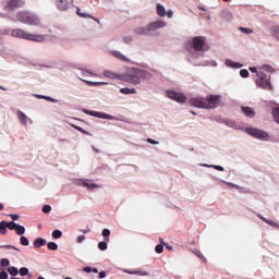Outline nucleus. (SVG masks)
<instances>
[{
    "instance_id": "f257e3e1",
    "label": "nucleus",
    "mask_w": 279,
    "mask_h": 279,
    "mask_svg": "<svg viewBox=\"0 0 279 279\" xmlns=\"http://www.w3.org/2000/svg\"><path fill=\"white\" fill-rule=\"evenodd\" d=\"M194 108H203L205 110H215L221 104L220 95H209L207 97H194L189 100Z\"/></svg>"
},
{
    "instance_id": "f03ea898",
    "label": "nucleus",
    "mask_w": 279,
    "mask_h": 279,
    "mask_svg": "<svg viewBox=\"0 0 279 279\" xmlns=\"http://www.w3.org/2000/svg\"><path fill=\"white\" fill-rule=\"evenodd\" d=\"M151 73L142 69L132 68L126 74H124L123 82H128L129 84L136 86L141 84V80H151Z\"/></svg>"
},
{
    "instance_id": "7ed1b4c3",
    "label": "nucleus",
    "mask_w": 279,
    "mask_h": 279,
    "mask_svg": "<svg viewBox=\"0 0 279 279\" xmlns=\"http://www.w3.org/2000/svg\"><path fill=\"white\" fill-rule=\"evenodd\" d=\"M189 49H193L196 53H204V51H208L210 49V46L206 44V37L204 36H196L193 37L187 43Z\"/></svg>"
},
{
    "instance_id": "20e7f679",
    "label": "nucleus",
    "mask_w": 279,
    "mask_h": 279,
    "mask_svg": "<svg viewBox=\"0 0 279 279\" xmlns=\"http://www.w3.org/2000/svg\"><path fill=\"white\" fill-rule=\"evenodd\" d=\"M8 228L9 230H14L20 236H23V234H25V227L14 221L8 222L5 220L0 222V234H8Z\"/></svg>"
},
{
    "instance_id": "39448f33",
    "label": "nucleus",
    "mask_w": 279,
    "mask_h": 279,
    "mask_svg": "<svg viewBox=\"0 0 279 279\" xmlns=\"http://www.w3.org/2000/svg\"><path fill=\"white\" fill-rule=\"evenodd\" d=\"M13 38H24L25 40H34L35 43H43L45 37L43 35L29 34L21 28H15L11 32Z\"/></svg>"
},
{
    "instance_id": "423d86ee",
    "label": "nucleus",
    "mask_w": 279,
    "mask_h": 279,
    "mask_svg": "<svg viewBox=\"0 0 279 279\" xmlns=\"http://www.w3.org/2000/svg\"><path fill=\"white\" fill-rule=\"evenodd\" d=\"M255 84L265 90H274V85H271V76H267V74L260 70L257 72Z\"/></svg>"
},
{
    "instance_id": "0eeeda50",
    "label": "nucleus",
    "mask_w": 279,
    "mask_h": 279,
    "mask_svg": "<svg viewBox=\"0 0 279 279\" xmlns=\"http://www.w3.org/2000/svg\"><path fill=\"white\" fill-rule=\"evenodd\" d=\"M245 132L250 134V136L258 138L259 141H271V136L269 135V133L260 129L248 128L245 130Z\"/></svg>"
},
{
    "instance_id": "6e6552de",
    "label": "nucleus",
    "mask_w": 279,
    "mask_h": 279,
    "mask_svg": "<svg viewBox=\"0 0 279 279\" xmlns=\"http://www.w3.org/2000/svg\"><path fill=\"white\" fill-rule=\"evenodd\" d=\"M167 26V21L165 20H156L154 22H150L148 24V27L150 29V36H156V32H158V29H163V27Z\"/></svg>"
},
{
    "instance_id": "1a4fd4ad",
    "label": "nucleus",
    "mask_w": 279,
    "mask_h": 279,
    "mask_svg": "<svg viewBox=\"0 0 279 279\" xmlns=\"http://www.w3.org/2000/svg\"><path fill=\"white\" fill-rule=\"evenodd\" d=\"M167 96L169 97V99H172L173 101H178V104H184V101H186V96L182 93L167 90Z\"/></svg>"
},
{
    "instance_id": "9d476101",
    "label": "nucleus",
    "mask_w": 279,
    "mask_h": 279,
    "mask_svg": "<svg viewBox=\"0 0 279 279\" xmlns=\"http://www.w3.org/2000/svg\"><path fill=\"white\" fill-rule=\"evenodd\" d=\"M133 32L136 36H151L149 24L147 26H137Z\"/></svg>"
},
{
    "instance_id": "9b49d317",
    "label": "nucleus",
    "mask_w": 279,
    "mask_h": 279,
    "mask_svg": "<svg viewBox=\"0 0 279 279\" xmlns=\"http://www.w3.org/2000/svg\"><path fill=\"white\" fill-rule=\"evenodd\" d=\"M104 77H108L109 80H120L123 82L124 74H118L117 72H112L110 70H105L102 72Z\"/></svg>"
},
{
    "instance_id": "f8f14e48",
    "label": "nucleus",
    "mask_w": 279,
    "mask_h": 279,
    "mask_svg": "<svg viewBox=\"0 0 279 279\" xmlns=\"http://www.w3.org/2000/svg\"><path fill=\"white\" fill-rule=\"evenodd\" d=\"M111 56H113V58H117V60H121L122 62H130V60L128 59V57H125L123 53H121L120 51L117 50H112Z\"/></svg>"
},
{
    "instance_id": "ddd939ff",
    "label": "nucleus",
    "mask_w": 279,
    "mask_h": 279,
    "mask_svg": "<svg viewBox=\"0 0 279 279\" xmlns=\"http://www.w3.org/2000/svg\"><path fill=\"white\" fill-rule=\"evenodd\" d=\"M26 24L27 25H40V19L36 15L29 14Z\"/></svg>"
},
{
    "instance_id": "4468645a",
    "label": "nucleus",
    "mask_w": 279,
    "mask_h": 279,
    "mask_svg": "<svg viewBox=\"0 0 279 279\" xmlns=\"http://www.w3.org/2000/svg\"><path fill=\"white\" fill-rule=\"evenodd\" d=\"M242 112L245 114V117H248L250 119H254L256 112L250 108V107H242Z\"/></svg>"
},
{
    "instance_id": "2eb2a0df",
    "label": "nucleus",
    "mask_w": 279,
    "mask_h": 279,
    "mask_svg": "<svg viewBox=\"0 0 279 279\" xmlns=\"http://www.w3.org/2000/svg\"><path fill=\"white\" fill-rule=\"evenodd\" d=\"M17 118L22 125H27V121H29V118L25 113H23L22 111H17Z\"/></svg>"
},
{
    "instance_id": "dca6fc26",
    "label": "nucleus",
    "mask_w": 279,
    "mask_h": 279,
    "mask_svg": "<svg viewBox=\"0 0 279 279\" xmlns=\"http://www.w3.org/2000/svg\"><path fill=\"white\" fill-rule=\"evenodd\" d=\"M83 186H86V189H89V191H95V189H99L98 184L93 183L88 180L83 181Z\"/></svg>"
},
{
    "instance_id": "f3484780",
    "label": "nucleus",
    "mask_w": 279,
    "mask_h": 279,
    "mask_svg": "<svg viewBox=\"0 0 279 279\" xmlns=\"http://www.w3.org/2000/svg\"><path fill=\"white\" fill-rule=\"evenodd\" d=\"M28 19L29 13L21 12L17 14V21H20V23H27Z\"/></svg>"
},
{
    "instance_id": "a211bd4d",
    "label": "nucleus",
    "mask_w": 279,
    "mask_h": 279,
    "mask_svg": "<svg viewBox=\"0 0 279 279\" xmlns=\"http://www.w3.org/2000/svg\"><path fill=\"white\" fill-rule=\"evenodd\" d=\"M157 14L162 17L167 15V9L160 3L157 4Z\"/></svg>"
},
{
    "instance_id": "6ab92c4d",
    "label": "nucleus",
    "mask_w": 279,
    "mask_h": 279,
    "mask_svg": "<svg viewBox=\"0 0 279 279\" xmlns=\"http://www.w3.org/2000/svg\"><path fill=\"white\" fill-rule=\"evenodd\" d=\"M77 14L82 19H94V21H96V23H99V20L97 17H93V15H90L88 13H82V11L80 9H77Z\"/></svg>"
},
{
    "instance_id": "aec40b11",
    "label": "nucleus",
    "mask_w": 279,
    "mask_h": 279,
    "mask_svg": "<svg viewBox=\"0 0 279 279\" xmlns=\"http://www.w3.org/2000/svg\"><path fill=\"white\" fill-rule=\"evenodd\" d=\"M70 7H71V3H69L68 1H59L58 3V8L61 11L69 10Z\"/></svg>"
},
{
    "instance_id": "412c9836",
    "label": "nucleus",
    "mask_w": 279,
    "mask_h": 279,
    "mask_svg": "<svg viewBox=\"0 0 279 279\" xmlns=\"http://www.w3.org/2000/svg\"><path fill=\"white\" fill-rule=\"evenodd\" d=\"M120 92H121L123 95H136V89H135V88H128V87H124V88H121Z\"/></svg>"
},
{
    "instance_id": "4be33fe9",
    "label": "nucleus",
    "mask_w": 279,
    "mask_h": 279,
    "mask_svg": "<svg viewBox=\"0 0 279 279\" xmlns=\"http://www.w3.org/2000/svg\"><path fill=\"white\" fill-rule=\"evenodd\" d=\"M43 245H47V240L38 238L37 240L34 241L35 247H43Z\"/></svg>"
},
{
    "instance_id": "5701e85b",
    "label": "nucleus",
    "mask_w": 279,
    "mask_h": 279,
    "mask_svg": "<svg viewBox=\"0 0 279 279\" xmlns=\"http://www.w3.org/2000/svg\"><path fill=\"white\" fill-rule=\"evenodd\" d=\"M124 271L125 274H132L136 276H149V272L144 270H135V271L124 270Z\"/></svg>"
},
{
    "instance_id": "b1692460",
    "label": "nucleus",
    "mask_w": 279,
    "mask_h": 279,
    "mask_svg": "<svg viewBox=\"0 0 279 279\" xmlns=\"http://www.w3.org/2000/svg\"><path fill=\"white\" fill-rule=\"evenodd\" d=\"M19 2L16 1H10L7 5H5V10H16V8H19Z\"/></svg>"
},
{
    "instance_id": "393cba45",
    "label": "nucleus",
    "mask_w": 279,
    "mask_h": 279,
    "mask_svg": "<svg viewBox=\"0 0 279 279\" xmlns=\"http://www.w3.org/2000/svg\"><path fill=\"white\" fill-rule=\"evenodd\" d=\"M271 114L274 121L279 124V107L274 108Z\"/></svg>"
},
{
    "instance_id": "a878e982",
    "label": "nucleus",
    "mask_w": 279,
    "mask_h": 279,
    "mask_svg": "<svg viewBox=\"0 0 279 279\" xmlns=\"http://www.w3.org/2000/svg\"><path fill=\"white\" fill-rule=\"evenodd\" d=\"M83 82L85 84H87L88 86H104V84H108L106 82H90V81H86V80H83Z\"/></svg>"
},
{
    "instance_id": "bb28decb",
    "label": "nucleus",
    "mask_w": 279,
    "mask_h": 279,
    "mask_svg": "<svg viewBox=\"0 0 279 279\" xmlns=\"http://www.w3.org/2000/svg\"><path fill=\"white\" fill-rule=\"evenodd\" d=\"M259 219L268 223V226H272V228H278V223H276L274 220L266 219L265 217L258 215Z\"/></svg>"
},
{
    "instance_id": "cd10ccee",
    "label": "nucleus",
    "mask_w": 279,
    "mask_h": 279,
    "mask_svg": "<svg viewBox=\"0 0 279 279\" xmlns=\"http://www.w3.org/2000/svg\"><path fill=\"white\" fill-rule=\"evenodd\" d=\"M259 71H267L268 73H274L276 70L269 64H264L259 66Z\"/></svg>"
},
{
    "instance_id": "c85d7f7f",
    "label": "nucleus",
    "mask_w": 279,
    "mask_h": 279,
    "mask_svg": "<svg viewBox=\"0 0 279 279\" xmlns=\"http://www.w3.org/2000/svg\"><path fill=\"white\" fill-rule=\"evenodd\" d=\"M95 117H97L98 119H109V120L113 119L112 116H109L107 113H101V112L95 113Z\"/></svg>"
},
{
    "instance_id": "c756f323",
    "label": "nucleus",
    "mask_w": 279,
    "mask_h": 279,
    "mask_svg": "<svg viewBox=\"0 0 279 279\" xmlns=\"http://www.w3.org/2000/svg\"><path fill=\"white\" fill-rule=\"evenodd\" d=\"M95 117H97L98 119H109V120L113 119L112 116H109L107 113H101V112L95 113Z\"/></svg>"
},
{
    "instance_id": "7c9ffc66",
    "label": "nucleus",
    "mask_w": 279,
    "mask_h": 279,
    "mask_svg": "<svg viewBox=\"0 0 279 279\" xmlns=\"http://www.w3.org/2000/svg\"><path fill=\"white\" fill-rule=\"evenodd\" d=\"M271 36H274L275 38H278L279 40V26H274L271 29Z\"/></svg>"
},
{
    "instance_id": "2f4dec72",
    "label": "nucleus",
    "mask_w": 279,
    "mask_h": 279,
    "mask_svg": "<svg viewBox=\"0 0 279 279\" xmlns=\"http://www.w3.org/2000/svg\"><path fill=\"white\" fill-rule=\"evenodd\" d=\"M10 276H19V269L14 266L8 268Z\"/></svg>"
},
{
    "instance_id": "473e14b6",
    "label": "nucleus",
    "mask_w": 279,
    "mask_h": 279,
    "mask_svg": "<svg viewBox=\"0 0 279 279\" xmlns=\"http://www.w3.org/2000/svg\"><path fill=\"white\" fill-rule=\"evenodd\" d=\"M239 29L240 32H242V34H246V35L254 34V31L252 28L240 27Z\"/></svg>"
},
{
    "instance_id": "72a5a7b5",
    "label": "nucleus",
    "mask_w": 279,
    "mask_h": 279,
    "mask_svg": "<svg viewBox=\"0 0 279 279\" xmlns=\"http://www.w3.org/2000/svg\"><path fill=\"white\" fill-rule=\"evenodd\" d=\"M122 40H123V43H124L125 45H131V43H132L134 39L132 38V36L128 35V36L122 37Z\"/></svg>"
},
{
    "instance_id": "f704fd0d",
    "label": "nucleus",
    "mask_w": 279,
    "mask_h": 279,
    "mask_svg": "<svg viewBox=\"0 0 279 279\" xmlns=\"http://www.w3.org/2000/svg\"><path fill=\"white\" fill-rule=\"evenodd\" d=\"M194 254L197 256V258H199L201 260H203V263H207L206 257L202 254V252H199V251H194Z\"/></svg>"
},
{
    "instance_id": "c9c22d12",
    "label": "nucleus",
    "mask_w": 279,
    "mask_h": 279,
    "mask_svg": "<svg viewBox=\"0 0 279 279\" xmlns=\"http://www.w3.org/2000/svg\"><path fill=\"white\" fill-rule=\"evenodd\" d=\"M47 247H48V250H52L53 252H56V250H58V244L54 242H49L47 244Z\"/></svg>"
},
{
    "instance_id": "e433bc0d",
    "label": "nucleus",
    "mask_w": 279,
    "mask_h": 279,
    "mask_svg": "<svg viewBox=\"0 0 279 279\" xmlns=\"http://www.w3.org/2000/svg\"><path fill=\"white\" fill-rule=\"evenodd\" d=\"M98 248L101 250L102 252L108 250V243L106 242L98 243Z\"/></svg>"
},
{
    "instance_id": "4c0bfd02",
    "label": "nucleus",
    "mask_w": 279,
    "mask_h": 279,
    "mask_svg": "<svg viewBox=\"0 0 279 279\" xmlns=\"http://www.w3.org/2000/svg\"><path fill=\"white\" fill-rule=\"evenodd\" d=\"M52 236H53V239H60V238L62 236V231H60V230H54V231L52 232Z\"/></svg>"
},
{
    "instance_id": "58836bf2",
    "label": "nucleus",
    "mask_w": 279,
    "mask_h": 279,
    "mask_svg": "<svg viewBox=\"0 0 279 279\" xmlns=\"http://www.w3.org/2000/svg\"><path fill=\"white\" fill-rule=\"evenodd\" d=\"M0 265H1V267H8V266L10 265V259H8V258H2V259L0 260Z\"/></svg>"
},
{
    "instance_id": "ea45409f",
    "label": "nucleus",
    "mask_w": 279,
    "mask_h": 279,
    "mask_svg": "<svg viewBox=\"0 0 279 279\" xmlns=\"http://www.w3.org/2000/svg\"><path fill=\"white\" fill-rule=\"evenodd\" d=\"M21 245H29V240L26 236H21Z\"/></svg>"
},
{
    "instance_id": "a19ab883",
    "label": "nucleus",
    "mask_w": 279,
    "mask_h": 279,
    "mask_svg": "<svg viewBox=\"0 0 279 279\" xmlns=\"http://www.w3.org/2000/svg\"><path fill=\"white\" fill-rule=\"evenodd\" d=\"M203 167H209V168H211V169H217V171H223V167H221V166H214V165L209 166V165H203Z\"/></svg>"
},
{
    "instance_id": "79ce46f5",
    "label": "nucleus",
    "mask_w": 279,
    "mask_h": 279,
    "mask_svg": "<svg viewBox=\"0 0 279 279\" xmlns=\"http://www.w3.org/2000/svg\"><path fill=\"white\" fill-rule=\"evenodd\" d=\"M28 274H29V269H27V268L20 269V276H27Z\"/></svg>"
},
{
    "instance_id": "37998d69",
    "label": "nucleus",
    "mask_w": 279,
    "mask_h": 279,
    "mask_svg": "<svg viewBox=\"0 0 279 279\" xmlns=\"http://www.w3.org/2000/svg\"><path fill=\"white\" fill-rule=\"evenodd\" d=\"M240 75L241 77H250V72L247 70H241Z\"/></svg>"
},
{
    "instance_id": "c03bdc74",
    "label": "nucleus",
    "mask_w": 279,
    "mask_h": 279,
    "mask_svg": "<svg viewBox=\"0 0 279 279\" xmlns=\"http://www.w3.org/2000/svg\"><path fill=\"white\" fill-rule=\"evenodd\" d=\"M155 250H156L157 254H162V252L165 250V246H162V244H159V245L156 246Z\"/></svg>"
},
{
    "instance_id": "a18cd8bd",
    "label": "nucleus",
    "mask_w": 279,
    "mask_h": 279,
    "mask_svg": "<svg viewBox=\"0 0 279 279\" xmlns=\"http://www.w3.org/2000/svg\"><path fill=\"white\" fill-rule=\"evenodd\" d=\"M72 128H74L75 130H77L78 132H82L83 134H88V132H86L84 129L75 125V124H72Z\"/></svg>"
},
{
    "instance_id": "49530a36",
    "label": "nucleus",
    "mask_w": 279,
    "mask_h": 279,
    "mask_svg": "<svg viewBox=\"0 0 279 279\" xmlns=\"http://www.w3.org/2000/svg\"><path fill=\"white\" fill-rule=\"evenodd\" d=\"M43 213H46V214L51 213V206L45 205V206L43 207Z\"/></svg>"
},
{
    "instance_id": "de8ad7c7",
    "label": "nucleus",
    "mask_w": 279,
    "mask_h": 279,
    "mask_svg": "<svg viewBox=\"0 0 279 279\" xmlns=\"http://www.w3.org/2000/svg\"><path fill=\"white\" fill-rule=\"evenodd\" d=\"M251 71V73H256V77L258 76V72L260 71V68L257 69V68H250L248 69Z\"/></svg>"
},
{
    "instance_id": "09e8293b",
    "label": "nucleus",
    "mask_w": 279,
    "mask_h": 279,
    "mask_svg": "<svg viewBox=\"0 0 279 279\" xmlns=\"http://www.w3.org/2000/svg\"><path fill=\"white\" fill-rule=\"evenodd\" d=\"M83 271H85V274H90V272H93V267L86 266L83 268Z\"/></svg>"
},
{
    "instance_id": "8fccbe9b",
    "label": "nucleus",
    "mask_w": 279,
    "mask_h": 279,
    "mask_svg": "<svg viewBox=\"0 0 279 279\" xmlns=\"http://www.w3.org/2000/svg\"><path fill=\"white\" fill-rule=\"evenodd\" d=\"M227 66H231V69H234V62L232 60L226 61Z\"/></svg>"
},
{
    "instance_id": "3c124183",
    "label": "nucleus",
    "mask_w": 279,
    "mask_h": 279,
    "mask_svg": "<svg viewBox=\"0 0 279 279\" xmlns=\"http://www.w3.org/2000/svg\"><path fill=\"white\" fill-rule=\"evenodd\" d=\"M84 182H86V180L74 179V184L82 185Z\"/></svg>"
},
{
    "instance_id": "603ef678",
    "label": "nucleus",
    "mask_w": 279,
    "mask_h": 279,
    "mask_svg": "<svg viewBox=\"0 0 279 279\" xmlns=\"http://www.w3.org/2000/svg\"><path fill=\"white\" fill-rule=\"evenodd\" d=\"M0 279H8V272L1 271L0 272Z\"/></svg>"
},
{
    "instance_id": "864d4df0",
    "label": "nucleus",
    "mask_w": 279,
    "mask_h": 279,
    "mask_svg": "<svg viewBox=\"0 0 279 279\" xmlns=\"http://www.w3.org/2000/svg\"><path fill=\"white\" fill-rule=\"evenodd\" d=\"M85 240H86V236L80 235L76 241H77V243H82V242H84Z\"/></svg>"
},
{
    "instance_id": "5fc2aeb1",
    "label": "nucleus",
    "mask_w": 279,
    "mask_h": 279,
    "mask_svg": "<svg viewBox=\"0 0 279 279\" xmlns=\"http://www.w3.org/2000/svg\"><path fill=\"white\" fill-rule=\"evenodd\" d=\"M110 234V230L109 229H104L102 230V236H108Z\"/></svg>"
},
{
    "instance_id": "6e6d98bb",
    "label": "nucleus",
    "mask_w": 279,
    "mask_h": 279,
    "mask_svg": "<svg viewBox=\"0 0 279 279\" xmlns=\"http://www.w3.org/2000/svg\"><path fill=\"white\" fill-rule=\"evenodd\" d=\"M10 217H11V219H13V221L19 220V215H16V214H11Z\"/></svg>"
},
{
    "instance_id": "4d7b16f0",
    "label": "nucleus",
    "mask_w": 279,
    "mask_h": 279,
    "mask_svg": "<svg viewBox=\"0 0 279 279\" xmlns=\"http://www.w3.org/2000/svg\"><path fill=\"white\" fill-rule=\"evenodd\" d=\"M166 16H168V19H172L173 17V11H166Z\"/></svg>"
},
{
    "instance_id": "13d9d810",
    "label": "nucleus",
    "mask_w": 279,
    "mask_h": 279,
    "mask_svg": "<svg viewBox=\"0 0 279 279\" xmlns=\"http://www.w3.org/2000/svg\"><path fill=\"white\" fill-rule=\"evenodd\" d=\"M84 112L86 114H90L92 117H95V114L97 113V111H88V110H84Z\"/></svg>"
},
{
    "instance_id": "bf43d9fd",
    "label": "nucleus",
    "mask_w": 279,
    "mask_h": 279,
    "mask_svg": "<svg viewBox=\"0 0 279 279\" xmlns=\"http://www.w3.org/2000/svg\"><path fill=\"white\" fill-rule=\"evenodd\" d=\"M45 99H47V101H52L53 104H56V99H53V98H51V97H49V96H46V97H44Z\"/></svg>"
},
{
    "instance_id": "052dcab7",
    "label": "nucleus",
    "mask_w": 279,
    "mask_h": 279,
    "mask_svg": "<svg viewBox=\"0 0 279 279\" xmlns=\"http://www.w3.org/2000/svg\"><path fill=\"white\" fill-rule=\"evenodd\" d=\"M82 73H83V75H86V73H89V75H97V74H95L93 72H89L87 70H82Z\"/></svg>"
},
{
    "instance_id": "680f3d73",
    "label": "nucleus",
    "mask_w": 279,
    "mask_h": 279,
    "mask_svg": "<svg viewBox=\"0 0 279 279\" xmlns=\"http://www.w3.org/2000/svg\"><path fill=\"white\" fill-rule=\"evenodd\" d=\"M243 64L241 63H233V69H241Z\"/></svg>"
},
{
    "instance_id": "e2e57ef3",
    "label": "nucleus",
    "mask_w": 279,
    "mask_h": 279,
    "mask_svg": "<svg viewBox=\"0 0 279 279\" xmlns=\"http://www.w3.org/2000/svg\"><path fill=\"white\" fill-rule=\"evenodd\" d=\"M227 185L228 186H232L233 189H239V185L230 183V182H227Z\"/></svg>"
},
{
    "instance_id": "0e129e2a",
    "label": "nucleus",
    "mask_w": 279,
    "mask_h": 279,
    "mask_svg": "<svg viewBox=\"0 0 279 279\" xmlns=\"http://www.w3.org/2000/svg\"><path fill=\"white\" fill-rule=\"evenodd\" d=\"M5 247L8 250H16V251H19V248H16V246H13V245H5Z\"/></svg>"
},
{
    "instance_id": "69168bd1",
    "label": "nucleus",
    "mask_w": 279,
    "mask_h": 279,
    "mask_svg": "<svg viewBox=\"0 0 279 279\" xmlns=\"http://www.w3.org/2000/svg\"><path fill=\"white\" fill-rule=\"evenodd\" d=\"M147 141H148L151 145H158V142H156V141L151 140V138H148Z\"/></svg>"
},
{
    "instance_id": "338daca9",
    "label": "nucleus",
    "mask_w": 279,
    "mask_h": 279,
    "mask_svg": "<svg viewBox=\"0 0 279 279\" xmlns=\"http://www.w3.org/2000/svg\"><path fill=\"white\" fill-rule=\"evenodd\" d=\"M99 278H106V271H100L99 272Z\"/></svg>"
},
{
    "instance_id": "774afa93",
    "label": "nucleus",
    "mask_w": 279,
    "mask_h": 279,
    "mask_svg": "<svg viewBox=\"0 0 279 279\" xmlns=\"http://www.w3.org/2000/svg\"><path fill=\"white\" fill-rule=\"evenodd\" d=\"M83 234H87V232H90V229L89 228H86L84 230H82Z\"/></svg>"
}]
</instances>
